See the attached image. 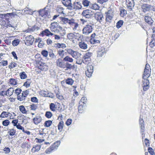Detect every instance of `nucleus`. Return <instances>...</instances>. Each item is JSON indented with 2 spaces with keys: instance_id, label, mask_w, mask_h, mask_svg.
<instances>
[{
  "instance_id": "nucleus-52",
  "label": "nucleus",
  "mask_w": 155,
  "mask_h": 155,
  "mask_svg": "<svg viewBox=\"0 0 155 155\" xmlns=\"http://www.w3.org/2000/svg\"><path fill=\"white\" fill-rule=\"evenodd\" d=\"M76 59V63L79 64H81L82 62L84 63L83 59H82L79 57L78 58Z\"/></svg>"
},
{
  "instance_id": "nucleus-15",
  "label": "nucleus",
  "mask_w": 155,
  "mask_h": 155,
  "mask_svg": "<svg viewBox=\"0 0 155 155\" xmlns=\"http://www.w3.org/2000/svg\"><path fill=\"white\" fill-rule=\"evenodd\" d=\"M62 3L64 5L67 7L68 9L72 10V5L71 0H62Z\"/></svg>"
},
{
  "instance_id": "nucleus-26",
  "label": "nucleus",
  "mask_w": 155,
  "mask_h": 155,
  "mask_svg": "<svg viewBox=\"0 0 155 155\" xmlns=\"http://www.w3.org/2000/svg\"><path fill=\"white\" fill-rule=\"evenodd\" d=\"M14 91V90L13 88L10 87L5 92V94H6V95L10 96L13 94Z\"/></svg>"
},
{
  "instance_id": "nucleus-31",
  "label": "nucleus",
  "mask_w": 155,
  "mask_h": 155,
  "mask_svg": "<svg viewBox=\"0 0 155 155\" xmlns=\"http://www.w3.org/2000/svg\"><path fill=\"white\" fill-rule=\"evenodd\" d=\"M83 59L84 61V63L87 64L89 63L91 61V58H87L83 57Z\"/></svg>"
},
{
  "instance_id": "nucleus-32",
  "label": "nucleus",
  "mask_w": 155,
  "mask_h": 155,
  "mask_svg": "<svg viewBox=\"0 0 155 155\" xmlns=\"http://www.w3.org/2000/svg\"><path fill=\"white\" fill-rule=\"evenodd\" d=\"M41 148V146L37 145L35 147H33L31 149V151L33 152H35L36 151H38Z\"/></svg>"
},
{
  "instance_id": "nucleus-57",
  "label": "nucleus",
  "mask_w": 155,
  "mask_h": 155,
  "mask_svg": "<svg viewBox=\"0 0 155 155\" xmlns=\"http://www.w3.org/2000/svg\"><path fill=\"white\" fill-rule=\"evenodd\" d=\"M41 54L43 56L47 57L48 55V52L45 50H43L42 51Z\"/></svg>"
},
{
  "instance_id": "nucleus-46",
  "label": "nucleus",
  "mask_w": 155,
  "mask_h": 155,
  "mask_svg": "<svg viewBox=\"0 0 155 155\" xmlns=\"http://www.w3.org/2000/svg\"><path fill=\"white\" fill-rule=\"evenodd\" d=\"M29 90H27L24 91H23L21 94L22 95V96L25 98L26 97L28 94H29Z\"/></svg>"
},
{
  "instance_id": "nucleus-34",
  "label": "nucleus",
  "mask_w": 155,
  "mask_h": 155,
  "mask_svg": "<svg viewBox=\"0 0 155 155\" xmlns=\"http://www.w3.org/2000/svg\"><path fill=\"white\" fill-rule=\"evenodd\" d=\"M31 82V79H27L26 81L24 83V86L26 87H30Z\"/></svg>"
},
{
  "instance_id": "nucleus-49",
  "label": "nucleus",
  "mask_w": 155,
  "mask_h": 155,
  "mask_svg": "<svg viewBox=\"0 0 155 155\" xmlns=\"http://www.w3.org/2000/svg\"><path fill=\"white\" fill-rule=\"evenodd\" d=\"M21 91L22 90L21 89L18 88L16 89L15 90L14 94H16L17 96L18 95H19L20 94V93L21 92Z\"/></svg>"
},
{
  "instance_id": "nucleus-7",
  "label": "nucleus",
  "mask_w": 155,
  "mask_h": 155,
  "mask_svg": "<svg viewBox=\"0 0 155 155\" xmlns=\"http://www.w3.org/2000/svg\"><path fill=\"white\" fill-rule=\"evenodd\" d=\"M143 80L142 81V86L143 87L144 91H145L147 90L149 88L150 82L148 78H143Z\"/></svg>"
},
{
  "instance_id": "nucleus-4",
  "label": "nucleus",
  "mask_w": 155,
  "mask_h": 155,
  "mask_svg": "<svg viewBox=\"0 0 155 155\" xmlns=\"http://www.w3.org/2000/svg\"><path fill=\"white\" fill-rule=\"evenodd\" d=\"M60 143V141H57L52 145L49 148L46 150L45 152L47 153H49L53 150L57 149Z\"/></svg>"
},
{
  "instance_id": "nucleus-20",
  "label": "nucleus",
  "mask_w": 155,
  "mask_h": 155,
  "mask_svg": "<svg viewBox=\"0 0 155 155\" xmlns=\"http://www.w3.org/2000/svg\"><path fill=\"white\" fill-rule=\"evenodd\" d=\"M139 121L140 125V127L141 129L140 132L141 133L142 135H143V133L144 131V121L143 119L140 118L139 119Z\"/></svg>"
},
{
  "instance_id": "nucleus-59",
  "label": "nucleus",
  "mask_w": 155,
  "mask_h": 155,
  "mask_svg": "<svg viewBox=\"0 0 155 155\" xmlns=\"http://www.w3.org/2000/svg\"><path fill=\"white\" fill-rule=\"evenodd\" d=\"M20 75L21 79H24L27 78V75L24 72L20 73Z\"/></svg>"
},
{
  "instance_id": "nucleus-1",
  "label": "nucleus",
  "mask_w": 155,
  "mask_h": 155,
  "mask_svg": "<svg viewBox=\"0 0 155 155\" xmlns=\"http://www.w3.org/2000/svg\"><path fill=\"white\" fill-rule=\"evenodd\" d=\"M61 21H60L61 24H66L68 23L70 25L74 26L73 28V29L74 31L76 30L78 26V24L77 22H75V20L72 18L70 19L68 18L64 17H61Z\"/></svg>"
},
{
  "instance_id": "nucleus-33",
  "label": "nucleus",
  "mask_w": 155,
  "mask_h": 155,
  "mask_svg": "<svg viewBox=\"0 0 155 155\" xmlns=\"http://www.w3.org/2000/svg\"><path fill=\"white\" fill-rule=\"evenodd\" d=\"M64 60L65 61L72 62L73 61V59L69 56H67L64 58Z\"/></svg>"
},
{
  "instance_id": "nucleus-45",
  "label": "nucleus",
  "mask_w": 155,
  "mask_h": 155,
  "mask_svg": "<svg viewBox=\"0 0 155 155\" xmlns=\"http://www.w3.org/2000/svg\"><path fill=\"white\" fill-rule=\"evenodd\" d=\"M65 50L69 54L71 55L72 56L73 54V53L75 51H74L72 49H71L70 48H67L65 49Z\"/></svg>"
},
{
  "instance_id": "nucleus-5",
  "label": "nucleus",
  "mask_w": 155,
  "mask_h": 155,
  "mask_svg": "<svg viewBox=\"0 0 155 155\" xmlns=\"http://www.w3.org/2000/svg\"><path fill=\"white\" fill-rule=\"evenodd\" d=\"M94 12L91 10L86 9L84 10L82 13V15L85 18H89L92 17Z\"/></svg>"
},
{
  "instance_id": "nucleus-3",
  "label": "nucleus",
  "mask_w": 155,
  "mask_h": 155,
  "mask_svg": "<svg viewBox=\"0 0 155 155\" xmlns=\"http://www.w3.org/2000/svg\"><path fill=\"white\" fill-rule=\"evenodd\" d=\"M93 26L94 24L91 23L87 24L82 30L83 34L85 35H88L92 32Z\"/></svg>"
},
{
  "instance_id": "nucleus-36",
  "label": "nucleus",
  "mask_w": 155,
  "mask_h": 155,
  "mask_svg": "<svg viewBox=\"0 0 155 155\" xmlns=\"http://www.w3.org/2000/svg\"><path fill=\"white\" fill-rule=\"evenodd\" d=\"M52 121L51 120H48L45 121L44 126L46 127H50L52 124Z\"/></svg>"
},
{
  "instance_id": "nucleus-10",
  "label": "nucleus",
  "mask_w": 155,
  "mask_h": 155,
  "mask_svg": "<svg viewBox=\"0 0 155 155\" xmlns=\"http://www.w3.org/2000/svg\"><path fill=\"white\" fill-rule=\"evenodd\" d=\"M141 8L142 9L143 12H145L147 11L152 10L153 8L154 9L153 7L149 4H143L141 5Z\"/></svg>"
},
{
  "instance_id": "nucleus-14",
  "label": "nucleus",
  "mask_w": 155,
  "mask_h": 155,
  "mask_svg": "<svg viewBox=\"0 0 155 155\" xmlns=\"http://www.w3.org/2000/svg\"><path fill=\"white\" fill-rule=\"evenodd\" d=\"M151 16V14L149 13H147L145 15V21L150 25H151L153 22V21Z\"/></svg>"
},
{
  "instance_id": "nucleus-21",
  "label": "nucleus",
  "mask_w": 155,
  "mask_h": 155,
  "mask_svg": "<svg viewBox=\"0 0 155 155\" xmlns=\"http://www.w3.org/2000/svg\"><path fill=\"white\" fill-rule=\"evenodd\" d=\"M106 21L107 22L110 23L111 22V21L113 18V16L112 14H111L109 12H106Z\"/></svg>"
},
{
  "instance_id": "nucleus-13",
  "label": "nucleus",
  "mask_w": 155,
  "mask_h": 155,
  "mask_svg": "<svg viewBox=\"0 0 155 155\" xmlns=\"http://www.w3.org/2000/svg\"><path fill=\"white\" fill-rule=\"evenodd\" d=\"M93 71V66L92 65H89L87 66V70L86 71V74L88 77L91 76Z\"/></svg>"
},
{
  "instance_id": "nucleus-56",
  "label": "nucleus",
  "mask_w": 155,
  "mask_h": 155,
  "mask_svg": "<svg viewBox=\"0 0 155 155\" xmlns=\"http://www.w3.org/2000/svg\"><path fill=\"white\" fill-rule=\"evenodd\" d=\"M19 42V41L18 39L15 40L13 41L12 44L14 46H16L18 44Z\"/></svg>"
},
{
  "instance_id": "nucleus-18",
  "label": "nucleus",
  "mask_w": 155,
  "mask_h": 155,
  "mask_svg": "<svg viewBox=\"0 0 155 155\" xmlns=\"http://www.w3.org/2000/svg\"><path fill=\"white\" fill-rule=\"evenodd\" d=\"M41 34L43 36L45 35L47 36H49L50 35H53L54 34L51 33L48 29H46L42 31L41 33Z\"/></svg>"
},
{
  "instance_id": "nucleus-16",
  "label": "nucleus",
  "mask_w": 155,
  "mask_h": 155,
  "mask_svg": "<svg viewBox=\"0 0 155 155\" xmlns=\"http://www.w3.org/2000/svg\"><path fill=\"white\" fill-rule=\"evenodd\" d=\"M72 10H80L82 8L81 3L80 2H75L72 5Z\"/></svg>"
},
{
  "instance_id": "nucleus-39",
  "label": "nucleus",
  "mask_w": 155,
  "mask_h": 155,
  "mask_svg": "<svg viewBox=\"0 0 155 155\" xmlns=\"http://www.w3.org/2000/svg\"><path fill=\"white\" fill-rule=\"evenodd\" d=\"M64 123L63 121L60 122L58 125V129L60 131H61L63 128Z\"/></svg>"
},
{
  "instance_id": "nucleus-50",
  "label": "nucleus",
  "mask_w": 155,
  "mask_h": 155,
  "mask_svg": "<svg viewBox=\"0 0 155 155\" xmlns=\"http://www.w3.org/2000/svg\"><path fill=\"white\" fill-rule=\"evenodd\" d=\"M8 132L9 133V135L10 136H13L15 135L16 132L15 130L14 129H9Z\"/></svg>"
},
{
  "instance_id": "nucleus-12",
  "label": "nucleus",
  "mask_w": 155,
  "mask_h": 155,
  "mask_svg": "<svg viewBox=\"0 0 155 155\" xmlns=\"http://www.w3.org/2000/svg\"><path fill=\"white\" fill-rule=\"evenodd\" d=\"M64 61V59L63 60L60 58L58 59L56 61L57 66L61 68H66V64Z\"/></svg>"
},
{
  "instance_id": "nucleus-41",
  "label": "nucleus",
  "mask_w": 155,
  "mask_h": 155,
  "mask_svg": "<svg viewBox=\"0 0 155 155\" xmlns=\"http://www.w3.org/2000/svg\"><path fill=\"white\" fill-rule=\"evenodd\" d=\"M64 51L63 50L60 49L58 51V54L61 58H63L64 56Z\"/></svg>"
},
{
  "instance_id": "nucleus-6",
  "label": "nucleus",
  "mask_w": 155,
  "mask_h": 155,
  "mask_svg": "<svg viewBox=\"0 0 155 155\" xmlns=\"http://www.w3.org/2000/svg\"><path fill=\"white\" fill-rule=\"evenodd\" d=\"M151 69L149 64H147L144 70L143 78H148L150 75Z\"/></svg>"
},
{
  "instance_id": "nucleus-23",
  "label": "nucleus",
  "mask_w": 155,
  "mask_h": 155,
  "mask_svg": "<svg viewBox=\"0 0 155 155\" xmlns=\"http://www.w3.org/2000/svg\"><path fill=\"white\" fill-rule=\"evenodd\" d=\"M48 66L45 63L41 62L38 66V68L41 70L46 71L48 70Z\"/></svg>"
},
{
  "instance_id": "nucleus-17",
  "label": "nucleus",
  "mask_w": 155,
  "mask_h": 155,
  "mask_svg": "<svg viewBox=\"0 0 155 155\" xmlns=\"http://www.w3.org/2000/svg\"><path fill=\"white\" fill-rule=\"evenodd\" d=\"M126 4L129 10H131L134 6L133 0H126Z\"/></svg>"
},
{
  "instance_id": "nucleus-55",
  "label": "nucleus",
  "mask_w": 155,
  "mask_h": 155,
  "mask_svg": "<svg viewBox=\"0 0 155 155\" xmlns=\"http://www.w3.org/2000/svg\"><path fill=\"white\" fill-rule=\"evenodd\" d=\"M92 55V53L87 52L85 54L83 57L87 58H91Z\"/></svg>"
},
{
  "instance_id": "nucleus-28",
  "label": "nucleus",
  "mask_w": 155,
  "mask_h": 155,
  "mask_svg": "<svg viewBox=\"0 0 155 155\" xmlns=\"http://www.w3.org/2000/svg\"><path fill=\"white\" fill-rule=\"evenodd\" d=\"M81 54L77 51H75L72 57L75 59L78 58Z\"/></svg>"
},
{
  "instance_id": "nucleus-47",
  "label": "nucleus",
  "mask_w": 155,
  "mask_h": 155,
  "mask_svg": "<svg viewBox=\"0 0 155 155\" xmlns=\"http://www.w3.org/2000/svg\"><path fill=\"white\" fill-rule=\"evenodd\" d=\"M87 99L86 97H82L79 102V104H82L81 103H82L83 104H85L87 102Z\"/></svg>"
},
{
  "instance_id": "nucleus-38",
  "label": "nucleus",
  "mask_w": 155,
  "mask_h": 155,
  "mask_svg": "<svg viewBox=\"0 0 155 155\" xmlns=\"http://www.w3.org/2000/svg\"><path fill=\"white\" fill-rule=\"evenodd\" d=\"M19 108L20 110L23 114H26L27 112V111L26 110V109L23 105H21L19 106Z\"/></svg>"
},
{
  "instance_id": "nucleus-2",
  "label": "nucleus",
  "mask_w": 155,
  "mask_h": 155,
  "mask_svg": "<svg viewBox=\"0 0 155 155\" xmlns=\"http://www.w3.org/2000/svg\"><path fill=\"white\" fill-rule=\"evenodd\" d=\"M48 7V6H47L44 9L40 10L39 11V16L44 18H50V10Z\"/></svg>"
},
{
  "instance_id": "nucleus-53",
  "label": "nucleus",
  "mask_w": 155,
  "mask_h": 155,
  "mask_svg": "<svg viewBox=\"0 0 155 155\" xmlns=\"http://www.w3.org/2000/svg\"><path fill=\"white\" fill-rule=\"evenodd\" d=\"M52 116V113L50 111H47L45 114V116L48 118H51Z\"/></svg>"
},
{
  "instance_id": "nucleus-51",
  "label": "nucleus",
  "mask_w": 155,
  "mask_h": 155,
  "mask_svg": "<svg viewBox=\"0 0 155 155\" xmlns=\"http://www.w3.org/2000/svg\"><path fill=\"white\" fill-rule=\"evenodd\" d=\"M90 42L92 44L100 43V41L99 40H96L95 38L90 39Z\"/></svg>"
},
{
  "instance_id": "nucleus-9",
  "label": "nucleus",
  "mask_w": 155,
  "mask_h": 155,
  "mask_svg": "<svg viewBox=\"0 0 155 155\" xmlns=\"http://www.w3.org/2000/svg\"><path fill=\"white\" fill-rule=\"evenodd\" d=\"M24 41L25 45L28 46L30 45L33 44L34 41V38L31 35H28L25 37Z\"/></svg>"
},
{
  "instance_id": "nucleus-19",
  "label": "nucleus",
  "mask_w": 155,
  "mask_h": 155,
  "mask_svg": "<svg viewBox=\"0 0 155 155\" xmlns=\"http://www.w3.org/2000/svg\"><path fill=\"white\" fill-rule=\"evenodd\" d=\"M58 23L57 22L52 23L51 24L50 28L52 32H55L57 30Z\"/></svg>"
},
{
  "instance_id": "nucleus-48",
  "label": "nucleus",
  "mask_w": 155,
  "mask_h": 155,
  "mask_svg": "<svg viewBox=\"0 0 155 155\" xmlns=\"http://www.w3.org/2000/svg\"><path fill=\"white\" fill-rule=\"evenodd\" d=\"M75 35L73 33L68 34L67 35V37L70 40H72L74 39Z\"/></svg>"
},
{
  "instance_id": "nucleus-29",
  "label": "nucleus",
  "mask_w": 155,
  "mask_h": 155,
  "mask_svg": "<svg viewBox=\"0 0 155 155\" xmlns=\"http://www.w3.org/2000/svg\"><path fill=\"white\" fill-rule=\"evenodd\" d=\"M24 12L25 14H29L30 15H32L33 14V12L32 11L28 8L26 7L24 9Z\"/></svg>"
},
{
  "instance_id": "nucleus-54",
  "label": "nucleus",
  "mask_w": 155,
  "mask_h": 155,
  "mask_svg": "<svg viewBox=\"0 0 155 155\" xmlns=\"http://www.w3.org/2000/svg\"><path fill=\"white\" fill-rule=\"evenodd\" d=\"M17 99L18 100H19L20 101H22L25 100V98L22 95H20V94L19 95H18L17 96Z\"/></svg>"
},
{
  "instance_id": "nucleus-62",
  "label": "nucleus",
  "mask_w": 155,
  "mask_h": 155,
  "mask_svg": "<svg viewBox=\"0 0 155 155\" xmlns=\"http://www.w3.org/2000/svg\"><path fill=\"white\" fill-rule=\"evenodd\" d=\"M149 152L151 155H155V153L154 152L153 150L150 147H149L148 148Z\"/></svg>"
},
{
  "instance_id": "nucleus-43",
  "label": "nucleus",
  "mask_w": 155,
  "mask_h": 155,
  "mask_svg": "<svg viewBox=\"0 0 155 155\" xmlns=\"http://www.w3.org/2000/svg\"><path fill=\"white\" fill-rule=\"evenodd\" d=\"M123 24V21L122 20H119L117 22L116 26L117 28H119Z\"/></svg>"
},
{
  "instance_id": "nucleus-64",
  "label": "nucleus",
  "mask_w": 155,
  "mask_h": 155,
  "mask_svg": "<svg viewBox=\"0 0 155 155\" xmlns=\"http://www.w3.org/2000/svg\"><path fill=\"white\" fill-rule=\"evenodd\" d=\"M44 45V42L42 40H40L38 42V46L40 48H42L43 47Z\"/></svg>"
},
{
  "instance_id": "nucleus-35",
  "label": "nucleus",
  "mask_w": 155,
  "mask_h": 155,
  "mask_svg": "<svg viewBox=\"0 0 155 155\" xmlns=\"http://www.w3.org/2000/svg\"><path fill=\"white\" fill-rule=\"evenodd\" d=\"M50 108L51 111H55L57 109L56 105L54 104L51 103L50 105Z\"/></svg>"
},
{
  "instance_id": "nucleus-8",
  "label": "nucleus",
  "mask_w": 155,
  "mask_h": 155,
  "mask_svg": "<svg viewBox=\"0 0 155 155\" xmlns=\"http://www.w3.org/2000/svg\"><path fill=\"white\" fill-rule=\"evenodd\" d=\"M94 16L96 20L100 23L104 20V18L102 13L101 12H96L94 14Z\"/></svg>"
},
{
  "instance_id": "nucleus-22",
  "label": "nucleus",
  "mask_w": 155,
  "mask_h": 155,
  "mask_svg": "<svg viewBox=\"0 0 155 155\" xmlns=\"http://www.w3.org/2000/svg\"><path fill=\"white\" fill-rule=\"evenodd\" d=\"M42 120V118L40 116H36L33 119L34 123L36 125H38L40 123L41 121Z\"/></svg>"
},
{
  "instance_id": "nucleus-40",
  "label": "nucleus",
  "mask_w": 155,
  "mask_h": 155,
  "mask_svg": "<svg viewBox=\"0 0 155 155\" xmlns=\"http://www.w3.org/2000/svg\"><path fill=\"white\" fill-rule=\"evenodd\" d=\"M74 81L71 78H68L65 80L66 83L70 85H72L74 83Z\"/></svg>"
},
{
  "instance_id": "nucleus-24",
  "label": "nucleus",
  "mask_w": 155,
  "mask_h": 155,
  "mask_svg": "<svg viewBox=\"0 0 155 155\" xmlns=\"http://www.w3.org/2000/svg\"><path fill=\"white\" fill-rule=\"evenodd\" d=\"M105 51L104 48H101V49H99L98 51L97 57H102L105 54Z\"/></svg>"
},
{
  "instance_id": "nucleus-61",
  "label": "nucleus",
  "mask_w": 155,
  "mask_h": 155,
  "mask_svg": "<svg viewBox=\"0 0 155 155\" xmlns=\"http://www.w3.org/2000/svg\"><path fill=\"white\" fill-rule=\"evenodd\" d=\"M9 122L8 120H6L2 121V124L3 126H6L9 125Z\"/></svg>"
},
{
  "instance_id": "nucleus-27",
  "label": "nucleus",
  "mask_w": 155,
  "mask_h": 155,
  "mask_svg": "<svg viewBox=\"0 0 155 155\" xmlns=\"http://www.w3.org/2000/svg\"><path fill=\"white\" fill-rule=\"evenodd\" d=\"M149 45L152 48L155 46V34H153L151 37V41L149 44Z\"/></svg>"
},
{
  "instance_id": "nucleus-30",
  "label": "nucleus",
  "mask_w": 155,
  "mask_h": 155,
  "mask_svg": "<svg viewBox=\"0 0 155 155\" xmlns=\"http://www.w3.org/2000/svg\"><path fill=\"white\" fill-rule=\"evenodd\" d=\"M39 28L36 25H34L31 28H29L28 29L30 32H33L35 31H37L39 29Z\"/></svg>"
},
{
  "instance_id": "nucleus-25",
  "label": "nucleus",
  "mask_w": 155,
  "mask_h": 155,
  "mask_svg": "<svg viewBox=\"0 0 155 155\" xmlns=\"http://www.w3.org/2000/svg\"><path fill=\"white\" fill-rule=\"evenodd\" d=\"M80 48L82 49H86L87 48V45L85 42L81 41L79 43Z\"/></svg>"
},
{
  "instance_id": "nucleus-44",
  "label": "nucleus",
  "mask_w": 155,
  "mask_h": 155,
  "mask_svg": "<svg viewBox=\"0 0 155 155\" xmlns=\"http://www.w3.org/2000/svg\"><path fill=\"white\" fill-rule=\"evenodd\" d=\"M30 108L31 110L35 111L38 108L37 104H32L30 105Z\"/></svg>"
},
{
  "instance_id": "nucleus-60",
  "label": "nucleus",
  "mask_w": 155,
  "mask_h": 155,
  "mask_svg": "<svg viewBox=\"0 0 155 155\" xmlns=\"http://www.w3.org/2000/svg\"><path fill=\"white\" fill-rule=\"evenodd\" d=\"M17 65L16 63L13 62H12L11 64L8 66V68L10 69L12 68L16 67Z\"/></svg>"
},
{
  "instance_id": "nucleus-42",
  "label": "nucleus",
  "mask_w": 155,
  "mask_h": 155,
  "mask_svg": "<svg viewBox=\"0 0 155 155\" xmlns=\"http://www.w3.org/2000/svg\"><path fill=\"white\" fill-rule=\"evenodd\" d=\"M9 83L10 84L15 85L17 84V82L16 80L11 78L10 79Z\"/></svg>"
},
{
  "instance_id": "nucleus-58",
  "label": "nucleus",
  "mask_w": 155,
  "mask_h": 155,
  "mask_svg": "<svg viewBox=\"0 0 155 155\" xmlns=\"http://www.w3.org/2000/svg\"><path fill=\"white\" fill-rule=\"evenodd\" d=\"M6 115L8 116V112L3 111L1 114L0 117L2 118H4L6 117Z\"/></svg>"
},
{
  "instance_id": "nucleus-37",
  "label": "nucleus",
  "mask_w": 155,
  "mask_h": 155,
  "mask_svg": "<svg viewBox=\"0 0 155 155\" xmlns=\"http://www.w3.org/2000/svg\"><path fill=\"white\" fill-rule=\"evenodd\" d=\"M90 2L88 0H82V3L84 7H88L90 3Z\"/></svg>"
},
{
  "instance_id": "nucleus-63",
  "label": "nucleus",
  "mask_w": 155,
  "mask_h": 155,
  "mask_svg": "<svg viewBox=\"0 0 155 155\" xmlns=\"http://www.w3.org/2000/svg\"><path fill=\"white\" fill-rule=\"evenodd\" d=\"M91 8L95 10L98 9L99 8V6L96 4H93L91 7Z\"/></svg>"
},
{
  "instance_id": "nucleus-11",
  "label": "nucleus",
  "mask_w": 155,
  "mask_h": 155,
  "mask_svg": "<svg viewBox=\"0 0 155 155\" xmlns=\"http://www.w3.org/2000/svg\"><path fill=\"white\" fill-rule=\"evenodd\" d=\"M15 16H17V15L13 13H7L5 14H0V20L5 19L6 20L7 19H9L10 16L15 17Z\"/></svg>"
}]
</instances>
